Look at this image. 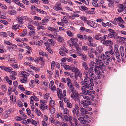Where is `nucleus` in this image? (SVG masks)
<instances>
[{
    "instance_id": "7",
    "label": "nucleus",
    "mask_w": 126,
    "mask_h": 126,
    "mask_svg": "<svg viewBox=\"0 0 126 126\" xmlns=\"http://www.w3.org/2000/svg\"><path fill=\"white\" fill-rule=\"evenodd\" d=\"M117 33L114 31L113 32H111V33H109L108 35V36L110 38L117 39L119 38V37L117 36Z\"/></svg>"
},
{
    "instance_id": "36",
    "label": "nucleus",
    "mask_w": 126,
    "mask_h": 126,
    "mask_svg": "<svg viewBox=\"0 0 126 126\" xmlns=\"http://www.w3.org/2000/svg\"><path fill=\"white\" fill-rule=\"evenodd\" d=\"M80 18L81 20L87 23V21L88 20H87V18L86 17L83 16L80 17Z\"/></svg>"
},
{
    "instance_id": "28",
    "label": "nucleus",
    "mask_w": 126,
    "mask_h": 126,
    "mask_svg": "<svg viewBox=\"0 0 126 126\" xmlns=\"http://www.w3.org/2000/svg\"><path fill=\"white\" fill-rule=\"evenodd\" d=\"M92 42H87V43L88 46L94 47H96L97 46L96 45V44H93Z\"/></svg>"
},
{
    "instance_id": "40",
    "label": "nucleus",
    "mask_w": 126,
    "mask_h": 126,
    "mask_svg": "<svg viewBox=\"0 0 126 126\" xmlns=\"http://www.w3.org/2000/svg\"><path fill=\"white\" fill-rule=\"evenodd\" d=\"M64 68L66 70H71V68L72 67L68 65H65L64 66Z\"/></svg>"
},
{
    "instance_id": "12",
    "label": "nucleus",
    "mask_w": 126,
    "mask_h": 126,
    "mask_svg": "<svg viewBox=\"0 0 126 126\" xmlns=\"http://www.w3.org/2000/svg\"><path fill=\"white\" fill-rule=\"evenodd\" d=\"M99 58L100 59V60L101 61V62L103 64H104V63L102 62V59L104 60H105L107 59L106 58V56L104 54H102L101 55V56H98V57L97 59H99Z\"/></svg>"
},
{
    "instance_id": "8",
    "label": "nucleus",
    "mask_w": 126,
    "mask_h": 126,
    "mask_svg": "<svg viewBox=\"0 0 126 126\" xmlns=\"http://www.w3.org/2000/svg\"><path fill=\"white\" fill-rule=\"evenodd\" d=\"M114 50L115 54V55L116 58H120L119 51L116 46H114Z\"/></svg>"
},
{
    "instance_id": "53",
    "label": "nucleus",
    "mask_w": 126,
    "mask_h": 126,
    "mask_svg": "<svg viewBox=\"0 0 126 126\" xmlns=\"http://www.w3.org/2000/svg\"><path fill=\"white\" fill-rule=\"evenodd\" d=\"M84 73H85V74H86V76L84 77L85 79L89 80H90V77H89L87 76V75L88 74V72H85Z\"/></svg>"
},
{
    "instance_id": "2",
    "label": "nucleus",
    "mask_w": 126,
    "mask_h": 126,
    "mask_svg": "<svg viewBox=\"0 0 126 126\" xmlns=\"http://www.w3.org/2000/svg\"><path fill=\"white\" fill-rule=\"evenodd\" d=\"M71 96L72 98L75 101L78 100L79 98V94L78 91L76 90L72 93L71 94Z\"/></svg>"
},
{
    "instance_id": "52",
    "label": "nucleus",
    "mask_w": 126,
    "mask_h": 126,
    "mask_svg": "<svg viewBox=\"0 0 126 126\" xmlns=\"http://www.w3.org/2000/svg\"><path fill=\"white\" fill-rule=\"evenodd\" d=\"M39 54L43 56H45L47 57V55L46 53L44 52H40L39 53Z\"/></svg>"
},
{
    "instance_id": "16",
    "label": "nucleus",
    "mask_w": 126,
    "mask_h": 126,
    "mask_svg": "<svg viewBox=\"0 0 126 126\" xmlns=\"http://www.w3.org/2000/svg\"><path fill=\"white\" fill-rule=\"evenodd\" d=\"M86 111V110L85 109L82 107L80 108V114L81 116H84L85 115Z\"/></svg>"
},
{
    "instance_id": "47",
    "label": "nucleus",
    "mask_w": 126,
    "mask_h": 126,
    "mask_svg": "<svg viewBox=\"0 0 126 126\" xmlns=\"http://www.w3.org/2000/svg\"><path fill=\"white\" fill-rule=\"evenodd\" d=\"M95 39L99 40H101V41L103 40V38L97 35H96L95 36Z\"/></svg>"
},
{
    "instance_id": "18",
    "label": "nucleus",
    "mask_w": 126,
    "mask_h": 126,
    "mask_svg": "<svg viewBox=\"0 0 126 126\" xmlns=\"http://www.w3.org/2000/svg\"><path fill=\"white\" fill-rule=\"evenodd\" d=\"M61 110L63 111V112L64 114H69V111L67 108H62L61 109Z\"/></svg>"
},
{
    "instance_id": "37",
    "label": "nucleus",
    "mask_w": 126,
    "mask_h": 126,
    "mask_svg": "<svg viewBox=\"0 0 126 126\" xmlns=\"http://www.w3.org/2000/svg\"><path fill=\"white\" fill-rule=\"evenodd\" d=\"M16 11L14 10H12L8 11V13L11 15H14L16 14Z\"/></svg>"
},
{
    "instance_id": "57",
    "label": "nucleus",
    "mask_w": 126,
    "mask_h": 126,
    "mask_svg": "<svg viewBox=\"0 0 126 126\" xmlns=\"http://www.w3.org/2000/svg\"><path fill=\"white\" fill-rule=\"evenodd\" d=\"M82 87H84V88H87L89 89L90 88V85H89L87 83H86L84 86H83Z\"/></svg>"
},
{
    "instance_id": "33",
    "label": "nucleus",
    "mask_w": 126,
    "mask_h": 126,
    "mask_svg": "<svg viewBox=\"0 0 126 126\" xmlns=\"http://www.w3.org/2000/svg\"><path fill=\"white\" fill-rule=\"evenodd\" d=\"M85 88H84V87H82L81 88V89L83 93L85 94H87V91L85 89Z\"/></svg>"
},
{
    "instance_id": "25",
    "label": "nucleus",
    "mask_w": 126,
    "mask_h": 126,
    "mask_svg": "<svg viewBox=\"0 0 126 126\" xmlns=\"http://www.w3.org/2000/svg\"><path fill=\"white\" fill-rule=\"evenodd\" d=\"M96 51L98 52L101 53L103 51L102 47L101 46H99L96 48Z\"/></svg>"
},
{
    "instance_id": "24",
    "label": "nucleus",
    "mask_w": 126,
    "mask_h": 126,
    "mask_svg": "<svg viewBox=\"0 0 126 126\" xmlns=\"http://www.w3.org/2000/svg\"><path fill=\"white\" fill-rule=\"evenodd\" d=\"M94 71L93 70V71L91 70H90L88 72V74L91 77L94 78L95 77V75L93 72H94Z\"/></svg>"
},
{
    "instance_id": "23",
    "label": "nucleus",
    "mask_w": 126,
    "mask_h": 126,
    "mask_svg": "<svg viewBox=\"0 0 126 126\" xmlns=\"http://www.w3.org/2000/svg\"><path fill=\"white\" fill-rule=\"evenodd\" d=\"M88 8H81L80 10L83 11H85L86 13H88L90 14H93V12L90 11H87Z\"/></svg>"
},
{
    "instance_id": "60",
    "label": "nucleus",
    "mask_w": 126,
    "mask_h": 126,
    "mask_svg": "<svg viewBox=\"0 0 126 126\" xmlns=\"http://www.w3.org/2000/svg\"><path fill=\"white\" fill-rule=\"evenodd\" d=\"M49 20L46 18L43 19L42 20V22L43 23H46L48 22Z\"/></svg>"
},
{
    "instance_id": "38",
    "label": "nucleus",
    "mask_w": 126,
    "mask_h": 126,
    "mask_svg": "<svg viewBox=\"0 0 126 126\" xmlns=\"http://www.w3.org/2000/svg\"><path fill=\"white\" fill-rule=\"evenodd\" d=\"M29 66L31 68L35 71H37L38 70V69H39V68H37L31 65H29Z\"/></svg>"
},
{
    "instance_id": "11",
    "label": "nucleus",
    "mask_w": 126,
    "mask_h": 126,
    "mask_svg": "<svg viewBox=\"0 0 126 126\" xmlns=\"http://www.w3.org/2000/svg\"><path fill=\"white\" fill-rule=\"evenodd\" d=\"M31 9L32 11V14H34L35 13L34 11H37L42 14H44V13L45 12V11H43V10L41 9H38V8H31Z\"/></svg>"
},
{
    "instance_id": "45",
    "label": "nucleus",
    "mask_w": 126,
    "mask_h": 126,
    "mask_svg": "<svg viewBox=\"0 0 126 126\" xmlns=\"http://www.w3.org/2000/svg\"><path fill=\"white\" fill-rule=\"evenodd\" d=\"M17 105L19 107H22L23 106L22 102L20 101H17Z\"/></svg>"
},
{
    "instance_id": "17",
    "label": "nucleus",
    "mask_w": 126,
    "mask_h": 126,
    "mask_svg": "<svg viewBox=\"0 0 126 126\" xmlns=\"http://www.w3.org/2000/svg\"><path fill=\"white\" fill-rule=\"evenodd\" d=\"M88 102L86 100H83L81 101L80 103L84 108H87L88 106Z\"/></svg>"
},
{
    "instance_id": "41",
    "label": "nucleus",
    "mask_w": 126,
    "mask_h": 126,
    "mask_svg": "<svg viewBox=\"0 0 126 126\" xmlns=\"http://www.w3.org/2000/svg\"><path fill=\"white\" fill-rule=\"evenodd\" d=\"M27 33V30L26 29L23 30V32L21 33V36H24L26 35Z\"/></svg>"
},
{
    "instance_id": "32",
    "label": "nucleus",
    "mask_w": 126,
    "mask_h": 126,
    "mask_svg": "<svg viewBox=\"0 0 126 126\" xmlns=\"http://www.w3.org/2000/svg\"><path fill=\"white\" fill-rule=\"evenodd\" d=\"M28 28L31 30H34V27L31 25H29L27 26Z\"/></svg>"
},
{
    "instance_id": "61",
    "label": "nucleus",
    "mask_w": 126,
    "mask_h": 126,
    "mask_svg": "<svg viewBox=\"0 0 126 126\" xmlns=\"http://www.w3.org/2000/svg\"><path fill=\"white\" fill-rule=\"evenodd\" d=\"M118 6L119 8H126V5L124 6L122 4H119Z\"/></svg>"
},
{
    "instance_id": "19",
    "label": "nucleus",
    "mask_w": 126,
    "mask_h": 126,
    "mask_svg": "<svg viewBox=\"0 0 126 126\" xmlns=\"http://www.w3.org/2000/svg\"><path fill=\"white\" fill-rule=\"evenodd\" d=\"M16 20L20 24H22L23 23V18L22 17L19 16L17 17L16 18Z\"/></svg>"
},
{
    "instance_id": "64",
    "label": "nucleus",
    "mask_w": 126,
    "mask_h": 126,
    "mask_svg": "<svg viewBox=\"0 0 126 126\" xmlns=\"http://www.w3.org/2000/svg\"><path fill=\"white\" fill-rule=\"evenodd\" d=\"M49 104L52 107H53L55 105V102L53 100H52L50 102Z\"/></svg>"
},
{
    "instance_id": "62",
    "label": "nucleus",
    "mask_w": 126,
    "mask_h": 126,
    "mask_svg": "<svg viewBox=\"0 0 126 126\" xmlns=\"http://www.w3.org/2000/svg\"><path fill=\"white\" fill-rule=\"evenodd\" d=\"M47 50L48 51L49 53H53V52L52 50L50 49V47H47L46 48Z\"/></svg>"
},
{
    "instance_id": "35",
    "label": "nucleus",
    "mask_w": 126,
    "mask_h": 126,
    "mask_svg": "<svg viewBox=\"0 0 126 126\" xmlns=\"http://www.w3.org/2000/svg\"><path fill=\"white\" fill-rule=\"evenodd\" d=\"M66 33L67 35L70 37H73L74 36L73 34L69 31H67L66 32Z\"/></svg>"
},
{
    "instance_id": "14",
    "label": "nucleus",
    "mask_w": 126,
    "mask_h": 126,
    "mask_svg": "<svg viewBox=\"0 0 126 126\" xmlns=\"http://www.w3.org/2000/svg\"><path fill=\"white\" fill-rule=\"evenodd\" d=\"M119 50L121 56L122 57H123L125 54L124 47L123 46H121L120 47Z\"/></svg>"
},
{
    "instance_id": "26",
    "label": "nucleus",
    "mask_w": 126,
    "mask_h": 126,
    "mask_svg": "<svg viewBox=\"0 0 126 126\" xmlns=\"http://www.w3.org/2000/svg\"><path fill=\"white\" fill-rule=\"evenodd\" d=\"M20 28V26L19 25H13L12 26V28L14 30H16Z\"/></svg>"
},
{
    "instance_id": "20",
    "label": "nucleus",
    "mask_w": 126,
    "mask_h": 126,
    "mask_svg": "<svg viewBox=\"0 0 126 126\" xmlns=\"http://www.w3.org/2000/svg\"><path fill=\"white\" fill-rule=\"evenodd\" d=\"M76 109H77V111H76V112L75 113V115L77 116V118H78L79 117L81 116V114L79 113V108L78 106H76Z\"/></svg>"
},
{
    "instance_id": "22",
    "label": "nucleus",
    "mask_w": 126,
    "mask_h": 126,
    "mask_svg": "<svg viewBox=\"0 0 126 126\" xmlns=\"http://www.w3.org/2000/svg\"><path fill=\"white\" fill-rule=\"evenodd\" d=\"M105 68L103 70L104 72L103 73V72L102 71L101 72V71H100V72L99 73H95L96 74L95 75V76H96V77H97V78L99 79H100V75H101V73H104V71H105Z\"/></svg>"
},
{
    "instance_id": "63",
    "label": "nucleus",
    "mask_w": 126,
    "mask_h": 126,
    "mask_svg": "<svg viewBox=\"0 0 126 126\" xmlns=\"http://www.w3.org/2000/svg\"><path fill=\"white\" fill-rule=\"evenodd\" d=\"M59 53L61 55L63 56H65V52L62 50L59 52Z\"/></svg>"
},
{
    "instance_id": "15",
    "label": "nucleus",
    "mask_w": 126,
    "mask_h": 126,
    "mask_svg": "<svg viewBox=\"0 0 126 126\" xmlns=\"http://www.w3.org/2000/svg\"><path fill=\"white\" fill-rule=\"evenodd\" d=\"M70 40L72 41V44H73L74 45L76 46L77 44H78L77 42H78V40L77 38H71Z\"/></svg>"
},
{
    "instance_id": "30",
    "label": "nucleus",
    "mask_w": 126,
    "mask_h": 126,
    "mask_svg": "<svg viewBox=\"0 0 126 126\" xmlns=\"http://www.w3.org/2000/svg\"><path fill=\"white\" fill-rule=\"evenodd\" d=\"M6 80L9 85H11L12 84V81L10 80L7 76H6L5 78Z\"/></svg>"
},
{
    "instance_id": "43",
    "label": "nucleus",
    "mask_w": 126,
    "mask_h": 126,
    "mask_svg": "<svg viewBox=\"0 0 126 126\" xmlns=\"http://www.w3.org/2000/svg\"><path fill=\"white\" fill-rule=\"evenodd\" d=\"M12 69L10 67H6L5 70L6 71L11 72Z\"/></svg>"
},
{
    "instance_id": "29",
    "label": "nucleus",
    "mask_w": 126,
    "mask_h": 126,
    "mask_svg": "<svg viewBox=\"0 0 126 126\" xmlns=\"http://www.w3.org/2000/svg\"><path fill=\"white\" fill-rule=\"evenodd\" d=\"M76 106H78L77 105H75V108H73L72 110V112L74 115H75V113L76 112V111H77V109L76 108Z\"/></svg>"
},
{
    "instance_id": "55",
    "label": "nucleus",
    "mask_w": 126,
    "mask_h": 126,
    "mask_svg": "<svg viewBox=\"0 0 126 126\" xmlns=\"http://www.w3.org/2000/svg\"><path fill=\"white\" fill-rule=\"evenodd\" d=\"M1 35L2 36H3V37H6L7 36V35L6 33L4 32H2L1 33Z\"/></svg>"
},
{
    "instance_id": "48",
    "label": "nucleus",
    "mask_w": 126,
    "mask_h": 126,
    "mask_svg": "<svg viewBox=\"0 0 126 126\" xmlns=\"http://www.w3.org/2000/svg\"><path fill=\"white\" fill-rule=\"evenodd\" d=\"M51 66V69L52 70H53L54 69L55 67V62L54 61H53L52 62Z\"/></svg>"
},
{
    "instance_id": "1",
    "label": "nucleus",
    "mask_w": 126,
    "mask_h": 126,
    "mask_svg": "<svg viewBox=\"0 0 126 126\" xmlns=\"http://www.w3.org/2000/svg\"><path fill=\"white\" fill-rule=\"evenodd\" d=\"M100 59H96L95 61L96 63H95L94 62H92L90 64L89 66L90 69L93 71H94L95 73H99L100 71H101L103 73L104 72L103 70L105 68V65L101 62Z\"/></svg>"
},
{
    "instance_id": "58",
    "label": "nucleus",
    "mask_w": 126,
    "mask_h": 126,
    "mask_svg": "<svg viewBox=\"0 0 126 126\" xmlns=\"http://www.w3.org/2000/svg\"><path fill=\"white\" fill-rule=\"evenodd\" d=\"M87 39L89 42H92L93 41V38L89 35L87 36Z\"/></svg>"
},
{
    "instance_id": "9",
    "label": "nucleus",
    "mask_w": 126,
    "mask_h": 126,
    "mask_svg": "<svg viewBox=\"0 0 126 126\" xmlns=\"http://www.w3.org/2000/svg\"><path fill=\"white\" fill-rule=\"evenodd\" d=\"M47 29L50 31L52 33L53 32H54V34L55 35H57V34L56 32H58V30L56 29L53 27H47Z\"/></svg>"
},
{
    "instance_id": "3",
    "label": "nucleus",
    "mask_w": 126,
    "mask_h": 126,
    "mask_svg": "<svg viewBox=\"0 0 126 126\" xmlns=\"http://www.w3.org/2000/svg\"><path fill=\"white\" fill-rule=\"evenodd\" d=\"M109 51H106L105 54L109 58L111 55L115 56V53L112 50V47L111 46H110L109 47Z\"/></svg>"
},
{
    "instance_id": "46",
    "label": "nucleus",
    "mask_w": 126,
    "mask_h": 126,
    "mask_svg": "<svg viewBox=\"0 0 126 126\" xmlns=\"http://www.w3.org/2000/svg\"><path fill=\"white\" fill-rule=\"evenodd\" d=\"M13 67L14 69H16L17 68L18 69V64H16L15 63H13L11 65Z\"/></svg>"
},
{
    "instance_id": "21",
    "label": "nucleus",
    "mask_w": 126,
    "mask_h": 126,
    "mask_svg": "<svg viewBox=\"0 0 126 126\" xmlns=\"http://www.w3.org/2000/svg\"><path fill=\"white\" fill-rule=\"evenodd\" d=\"M22 77L23 78H27V76L29 75L30 74L25 71H22L21 73Z\"/></svg>"
},
{
    "instance_id": "54",
    "label": "nucleus",
    "mask_w": 126,
    "mask_h": 126,
    "mask_svg": "<svg viewBox=\"0 0 126 126\" xmlns=\"http://www.w3.org/2000/svg\"><path fill=\"white\" fill-rule=\"evenodd\" d=\"M51 113L52 114H53L54 113L55 111V109L53 108V107H52V108L50 109Z\"/></svg>"
},
{
    "instance_id": "5",
    "label": "nucleus",
    "mask_w": 126,
    "mask_h": 126,
    "mask_svg": "<svg viewBox=\"0 0 126 126\" xmlns=\"http://www.w3.org/2000/svg\"><path fill=\"white\" fill-rule=\"evenodd\" d=\"M87 24L88 25L93 28H95L97 27V25L96 23L89 20H88L87 21Z\"/></svg>"
},
{
    "instance_id": "27",
    "label": "nucleus",
    "mask_w": 126,
    "mask_h": 126,
    "mask_svg": "<svg viewBox=\"0 0 126 126\" xmlns=\"http://www.w3.org/2000/svg\"><path fill=\"white\" fill-rule=\"evenodd\" d=\"M93 1L92 2V4L95 7H98V4L97 2L98 0H93Z\"/></svg>"
},
{
    "instance_id": "34",
    "label": "nucleus",
    "mask_w": 126,
    "mask_h": 126,
    "mask_svg": "<svg viewBox=\"0 0 126 126\" xmlns=\"http://www.w3.org/2000/svg\"><path fill=\"white\" fill-rule=\"evenodd\" d=\"M51 121V123H53L56 125L58 124L59 123V122L56 120L54 119V120H52Z\"/></svg>"
},
{
    "instance_id": "50",
    "label": "nucleus",
    "mask_w": 126,
    "mask_h": 126,
    "mask_svg": "<svg viewBox=\"0 0 126 126\" xmlns=\"http://www.w3.org/2000/svg\"><path fill=\"white\" fill-rule=\"evenodd\" d=\"M58 97L59 98L60 100H62V101H63L64 99V96L62 94L61 95H58Z\"/></svg>"
},
{
    "instance_id": "51",
    "label": "nucleus",
    "mask_w": 126,
    "mask_h": 126,
    "mask_svg": "<svg viewBox=\"0 0 126 126\" xmlns=\"http://www.w3.org/2000/svg\"><path fill=\"white\" fill-rule=\"evenodd\" d=\"M66 106L67 107L70 109L72 108V105L71 103L68 102L67 103Z\"/></svg>"
},
{
    "instance_id": "39",
    "label": "nucleus",
    "mask_w": 126,
    "mask_h": 126,
    "mask_svg": "<svg viewBox=\"0 0 126 126\" xmlns=\"http://www.w3.org/2000/svg\"><path fill=\"white\" fill-rule=\"evenodd\" d=\"M36 113L39 116H40L41 114V112L40 110L38 109H36L35 110Z\"/></svg>"
},
{
    "instance_id": "49",
    "label": "nucleus",
    "mask_w": 126,
    "mask_h": 126,
    "mask_svg": "<svg viewBox=\"0 0 126 126\" xmlns=\"http://www.w3.org/2000/svg\"><path fill=\"white\" fill-rule=\"evenodd\" d=\"M18 88L20 90L24 91H25V89L23 87V85H19L18 86Z\"/></svg>"
},
{
    "instance_id": "56",
    "label": "nucleus",
    "mask_w": 126,
    "mask_h": 126,
    "mask_svg": "<svg viewBox=\"0 0 126 126\" xmlns=\"http://www.w3.org/2000/svg\"><path fill=\"white\" fill-rule=\"evenodd\" d=\"M63 38L61 36H59L58 38V41L60 42H62Z\"/></svg>"
},
{
    "instance_id": "10",
    "label": "nucleus",
    "mask_w": 126,
    "mask_h": 126,
    "mask_svg": "<svg viewBox=\"0 0 126 126\" xmlns=\"http://www.w3.org/2000/svg\"><path fill=\"white\" fill-rule=\"evenodd\" d=\"M63 119L64 121H65L64 120H65L66 122L69 121V122L71 120L73 119V117L69 115L68 116L64 115Z\"/></svg>"
},
{
    "instance_id": "44",
    "label": "nucleus",
    "mask_w": 126,
    "mask_h": 126,
    "mask_svg": "<svg viewBox=\"0 0 126 126\" xmlns=\"http://www.w3.org/2000/svg\"><path fill=\"white\" fill-rule=\"evenodd\" d=\"M23 79H21L20 80V81L22 83H25V82H26L27 80V78H24Z\"/></svg>"
},
{
    "instance_id": "6",
    "label": "nucleus",
    "mask_w": 126,
    "mask_h": 126,
    "mask_svg": "<svg viewBox=\"0 0 126 126\" xmlns=\"http://www.w3.org/2000/svg\"><path fill=\"white\" fill-rule=\"evenodd\" d=\"M101 42L103 45L107 46H110L112 44V42L110 40H103L101 41Z\"/></svg>"
},
{
    "instance_id": "42",
    "label": "nucleus",
    "mask_w": 126,
    "mask_h": 126,
    "mask_svg": "<svg viewBox=\"0 0 126 126\" xmlns=\"http://www.w3.org/2000/svg\"><path fill=\"white\" fill-rule=\"evenodd\" d=\"M82 65L84 67L85 69L88 70V67L87 66V64L85 62H84L82 63Z\"/></svg>"
},
{
    "instance_id": "59",
    "label": "nucleus",
    "mask_w": 126,
    "mask_h": 126,
    "mask_svg": "<svg viewBox=\"0 0 126 126\" xmlns=\"http://www.w3.org/2000/svg\"><path fill=\"white\" fill-rule=\"evenodd\" d=\"M40 29H42L43 30H45L46 28L43 26H38V27L37 28V29L38 30H40Z\"/></svg>"
},
{
    "instance_id": "4",
    "label": "nucleus",
    "mask_w": 126,
    "mask_h": 126,
    "mask_svg": "<svg viewBox=\"0 0 126 126\" xmlns=\"http://www.w3.org/2000/svg\"><path fill=\"white\" fill-rule=\"evenodd\" d=\"M71 70L75 72L76 74L78 76H79L80 78L82 76L81 72L79 71V69L77 67H72L71 68Z\"/></svg>"
},
{
    "instance_id": "13",
    "label": "nucleus",
    "mask_w": 126,
    "mask_h": 126,
    "mask_svg": "<svg viewBox=\"0 0 126 126\" xmlns=\"http://www.w3.org/2000/svg\"><path fill=\"white\" fill-rule=\"evenodd\" d=\"M27 121L28 123H31L34 125L35 126H36L37 125V123L36 121L33 120L32 119H29L27 120Z\"/></svg>"
},
{
    "instance_id": "31",
    "label": "nucleus",
    "mask_w": 126,
    "mask_h": 126,
    "mask_svg": "<svg viewBox=\"0 0 126 126\" xmlns=\"http://www.w3.org/2000/svg\"><path fill=\"white\" fill-rule=\"evenodd\" d=\"M45 105L43 104H41L39 106V108L42 109V110H44L46 109Z\"/></svg>"
}]
</instances>
